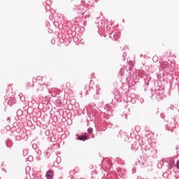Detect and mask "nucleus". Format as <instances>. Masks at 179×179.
Returning a JSON list of instances; mask_svg holds the SVG:
<instances>
[{
  "instance_id": "f257e3e1",
  "label": "nucleus",
  "mask_w": 179,
  "mask_h": 179,
  "mask_svg": "<svg viewBox=\"0 0 179 179\" xmlns=\"http://www.w3.org/2000/svg\"><path fill=\"white\" fill-rule=\"evenodd\" d=\"M79 141H87V136H80L78 137Z\"/></svg>"
},
{
  "instance_id": "f03ea898",
  "label": "nucleus",
  "mask_w": 179,
  "mask_h": 179,
  "mask_svg": "<svg viewBox=\"0 0 179 179\" xmlns=\"http://www.w3.org/2000/svg\"><path fill=\"white\" fill-rule=\"evenodd\" d=\"M51 177H52V173H51V171H48L46 173V178L50 179Z\"/></svg>"
},
{
  "instance_id": "7ed1b4c3",
  "label": "nucleus",
  "mask_w": 179,
  "mask_h": 179,
  "mask_svg": "<svg viewBox=\"0 0 179 179\" xmlns=\"http://www.w3.org/2000/svg\"><path fill=\"white\" fill-rule=\"evenodd\" d=\"M174 166V160H171V164H170V167H171V169H173V166Z\"/></svg>"
},
{
  "instance_id": "20e7f679",
  "label": "nucleus",
  "mask_w": 179,
  "mask_h": 179,
  "mask_svg": "<svg viewBox=\"0 0 179 179\" xmlns=\"http://www.w3.org/2000/svg\"><path fill=\"white\" fill-rule=\"evenodd\" d=\"M87 131L90 132V134H92V132H93V129L89 128Z\"/></svg>"
},
{
  "instance_id": "39448f33",
  "label": "nucleus",
  "mask_w": 179,
  "mask_h": 179,
  "mask_svg": "<svg viewBox=\"0 0 179 179\" xmlns=\"http://www.w3.org/2000/svg\"><path fill=\"white\" fill-rule=\"evenodd\" d=\"M177 169H179V161L177 162V166H176Z\"/></svg>"
},
{
  "instance_id": "423d86ee",
  "label": "nucleus",
  "mask_w": 179,
  "mask_h": 179,
  "mask_svg": "<svg viewBox=\"0 0 179 179\" xmlns=\"http://www.w3.org/2000/svg\"><path fill=\"white\" fill-rule=\"evenodd\" d=\"M82 15H85V13H83Z\"/></svg>"
},
{
  "instance_id": "0eeeda50",
  "label": "nucleus",
  "mask_w": 179,
  "mask_h": 179,
  "mask_svg": "<svg viewBox=\"0 0 179 179\" xmlns=\"http://www.w3.org/2000/svg\"><path fill=\"white\" fill-rule=\"evenodd\" d=\"M153 59H155V57H153Z\"/></svg>"
}]
</instances>
